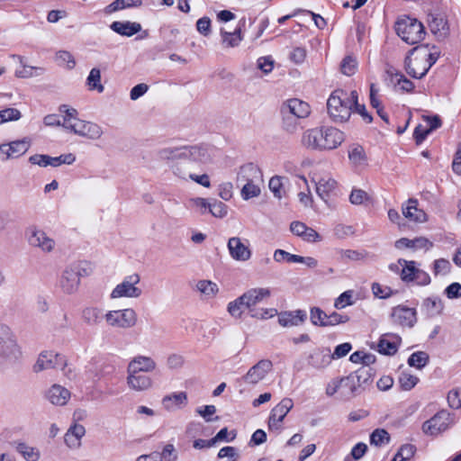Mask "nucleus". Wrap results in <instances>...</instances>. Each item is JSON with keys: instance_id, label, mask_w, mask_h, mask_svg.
<instances>
[{"instance_id": "7c9ffc66", "label": "nucleus", "mask_w": 461, "mask_h": 461, "mask_svg": "<svg viewBox=\"0 0 461 461\" xmlns=\"http://www.w3.org/2000/svg\"><path fill=\"white\" fill-rule=\"evenodd\" d=\"M331 359L332 357H330V350L329 348H322L311 354L308 363L313 368L323 369L330 364Z\"/></svg>"}, {"instance_id": "f8f14e48", "label": "nucleus", "mask_w": 461, "mask_h": 461, "mask_svg": "<svg viewBox=\"0 0 461 461\" xmlns=\"http://www.w3.org/2000/svg\"><path fill=\"white\" fill-rule=\"evenodd\" d=\"M26 236L29 245L43 253H52L56 249V240L45 230L36 226L28 228Z\"/></svg>"}, {"instance_id": "79ce46f5", "label": "nucleus", "mask_w": 461, "mask_h": 461, "mask_svg": "<svg viewBox=\"0 0 461 461\" xmlns=\"http://www.w3.org/2000/svg\"><path fill=\"white\" fill-rule=\"evenodd\" d=\"M247 309L242 294L235 300L230 302L227 305V311L230 316L240 319L242 316L244 310Z\"/></svg>"}, {"instance_id": "1a4fd4ad", "label": "nucleus", "mask_w": 461, "mask_h": 461, "mask_svg": "<svg viewBox=\"0 0 461 461\" xmlns=\"http://www.w3.org/2000/svg\"><path fill=\"white\" fill-rule=\"evenodd\" d=\"M20 356L21 351L12 330L6 325H0V363L14 362Z\"/></svg>"}, {"instance_id": "4c0bfd02", "label": "nucleus", "mask_w": 461, "mask_h": 461, "mask_svg": "<svg viewBox=\"0 0 461 461\" xmlns=\"http://www.w3.org/2000/svg\"><path fill=\"white\" fill-rule=\"evenodd\" d=\"M432 246L431 242H429L425 238H416L414 240H409L407 238H402L395 241V248L402 249H429Z\"/></svg>"}, {"instance_id": "c03bdc74", "label": "nucleus", "mask_w": 461, "mask_h": 461, "mask_svg": "<svg viewBox=\"0 0 461 461\" xmlns=\"http://www.w3.org/2000/svg\"><path fill=\"white\" fill-rule=\"evenodd\" d=\"M15 449L27 461H37L40 458L39 451L23 442H17L15 444Z\"/></svg>"}, {"instance_id": "f704fd0d", "label": "nucleus", "mask_w": 461, "mask_h": 461, "mask_svg": "<svg viewBox=\"0 0 461 461\" xmlns=\"http://www.w3.org/2000/svg\"><path fill=\"white\" fill-rule=\"evenodd\" d=\"M386 74L390 77V83L394 86H399L400 89L404 92H411L413 90V83L393 68H388L386 70Z\"/></svg>"}, {"instance_id": "774afa93", "label": "nucleus", "mask_w": 461, "mask_h": 461, "mask_svg": "<svg viewBox=\"0 0 461 461\" xmlns=\"http://www.w3.org/2000/svg\"><path fill=\"white\" fill-rule=\"evenodd\" d=\"M447 401L452 408H461V388L451 390L447 394Z\"/></svg>"}, {"instance_id": "680f3d73", "label": "nucleus", "mask_w": 461, "mask_h": 461, "mask_svg": "<svg viewBox=\"0 0 461 461\" xmlns=\"http://www.w3.org/2000/svg\"><path fill=\"white\" fill-rule=\"evenodd\" d=\"M349 321V317L346 314H340L337 312H332L328 314L327 321L322 322V324L326 327L335 326L339 324L346 323Z\"/></svg>"}, {"instance_id": "de8ad7c7", "label": "nucleus", "mask_w": 461, "mask_h": 461, "mask_svg": "<svg viewBox=\"0 0 461 461\" xmlns=\"http://www.w3.org/2000/svg\"><path fill=\"white\" fill-rule=\"evenodd\" d=\"M196 289L208 297H213L217 294L218 285L210 280H200L196 284Z\"/></svg>"}, {"instance_id": "bf43d9fd", "label": "nucleus", "mask_w": 461, "mask_h": 461, "mask_svg": "<svg viewBox=\"0 0 461 461\" xmlns=\"http://www.w3.org/2000/svg\"><path fill=\"white\" fill-rule=\"evenodd\" d=\"M21 116V112L16 108L4 109L0 111V125L7 122L18 121Z\"/></svg>"}, {"instance_id": "e2e57ef3", "label": "nucleus", "mask_w": 461, "mask_h": 461, "mask_svg": "<svg viewBox=\"0 0 461 461\" xmlns=\"http://www.w3.org/2000/svg\"><path fill=\"white\" fill-rule=\"evenodd\" d=\"M371 289L373 294L380 299H386L393 294V291L389 286H384L378 283H374Z\"/></svg>"}, {"instance_id": "3c124183", "label": "nucleus", "mask_w": 461, "mask_h": 461, "mask_svg": "<svg viewBox=\"0 0 461 461\" xmlns=\"http://www.w3.org/2000/svg\"><path fill=\"white\" fill-rule=\"evenodd\" d=\"M158 455L161 461H177L179 457L178 452L172 443L166 444Z\"/></svg>"}, {"instance_id": "c756f323", "label": "nucleus", "mask_w": 461, "mask_h": 461, "mask_svg": "<svg viewBox=\"0 0 461 461\" xmlns=\"http://www.w3.org/2000/svg\"><path fill=\"white\" fill-rule=\"evenodd\" d=\"M161 403L167 411L182 408L187 404V394L185 392H178L165 395Z\"/></svg>"}, {"instance_id": "0e129e2a", "label": "nucleus", "mask_w": 461, "mask_h": 461, "mask_svg": "<svg viewBox=\"0 0 461 461\" xmlns=\"http://www.w3.org/2000/svg\"><path fill=\"white\" fill-rule=\"evenodd\" d=\"M451 265L448 260L439 258L434 261L433 271L435 275H447L449 273Z\"/></svg>"}, {"instance_id": "6e6552de", "label": "nucleus", "mask_w": 461, "mask_h": 461, "mask_svg": "<svg viewBox=\"0 0 461 461\" xmlns=\"http://www.w3.org/2000/svg\"><path fill=\"white\" fill-rule=\"evenodd\" d=\"M395 30L398 36L411 45L422 41L426 34L423 24L417 19L409 16L398 19Z\"/></svg>"}, {"instance_id": "a211bd4d", "label": "nucleus", "mask_w": 461, "mask_h": 461, "mask_svg": "<svg viewBox=\"0 0 461 461\" xmlns=\"http://www.w3.org/2000/svg\"><path fill=\"white\" fill-rule=\"evenodd\" d=\"M30 140L28 139L11 141L7 144L0 145V158L6 161L10 158H19L25 154L30 148Z\"/></svg>"}, {"instance_id": "49530a36", "label": "nucleus", "mask_w": 461, "mask_h": 461, "mask_svg": "<svg viewBox=\"0 0 461 461\" xmlns=\"http://www.w3.org/2000/svg\"><path fill=\"white\" fill-rule=\"evenodd\" d=\"M390 435L384 429H376L370 435V443L376 447H382L389 444Z\"/></svg>"}, {"instance_id": "39448f33", "label": "nucleus", "mask_w": 461, "mask_h": 461, "mask_svg": "<svg viewBox=\"0 0 461 461\" xmlns=\"http://www.w3.org/2000/svg\"><path fill=\"white\" fill-rule=\"evenodd\" d=\"M311 113V107L308 103L292 98L282 103L280 114L282 118V128L288 133H294L298 128V121L307 118Z\"/></svg>"}, {"instance_id": "aec40b11", "label": "nucleus", "mask_w": 461, "mask_h": 461, "mask_svg": "<svg viewBox=\"0 0 461 461\" xmlns=\"http://www.w3.org/2000/svg\"><path fill=\"white\" fill-rule=\"evenodd\" d=\"M66 364L65 357L53 351L42 352L33 366L35 372L45 369L63 367Z\"/></svg>"}, {"instance_id": "a878e982", "label": "nucleus", "mask_w": 461, "mask_h": 461, "mask_svg": "<svg viewBox=\"0 0 461 461\" xmlns=\"http://www.w3.org/2000/svg\"><path fill=\"white\" fill-rule=\"evenodd\" d=\"M290 230L306 242H318L321 240V237L315 230L308 227L302 221H293L290 224Z\"/></svg>"}, {"instance_id": "4be33fe9", "label": "nucleus", "mask_w": 461, "mask_h": 461, "mask_svg": "<svg viewBox=\"0 0 461 461\" xmlns=\"http://www.w3.org/2000/svg\"><path fill=\"white\" fill-rule=\"evenodd\" d=\"M103 129L97 123L83 120L74 122V133L91 140H98L103 135Z\"/></svg>"}, {"instance_id": "ddd939ff", "label": "nucleus", "mask_w": 461, "mask_h": 461, "mask_svg": "<svg viewBox=\"0 0 461 461\" xmlns=\"http://www.w3.org/2000/svg\"><path fill=\"white\" fill-rule=\"evenodd\" d=\"M140 277L138 274L126 276L123 281L118 284L111 293L112 299L122 297L138 298L141 295L142 291L137 285L140 283Z\"/></svg>"}, {"instance_id": "412c9836", "label": "nucleus", "mask_w": 461, "mask_h": 461, "mask_svg": "<svg viewBox=\"0 0 461 461\" xmlns=\"http://www.w3.org/2000/svg\"><path fill=\"white\" fill-rule=\"evenodd\" d=\"M248 241L244 242L239 237L230 238L228 240V249L230 257L237 261H247L251 258Z\"/></svg>"}, {"instance_id": "13d9d810", "label": "nucleus", "mask_w": 461, "mask_h": 461, "mask_svg": "<svg viewBox=\"0 0 461 461\" xmlns=\"http://www.w3.org/2000/svg\"><path fill=\"white\" fill-rule=\"evenodd\" d=\"M354 292L352 290H348L343 292L334 302V307L336 309H343L346 306H349L354 304L353 298Z\"/></svg>"}, {"instance_id": "dca6fc26", "label": "nucleus", "mask_w": 461, "mask_h": 461, "mask_svg": "<svg viewBox=\"0 0 461 461\" xmlns=\"http://www.w3.org/2000/svg\"><path fill=\"white\" fill-rule=\"evenodd\" d=\"M294 402L291 398H284L277 405H276L268 418V428L270 430H277L281 429L282 422L287 413L293 409Z\"/></svg>"}, {"instance_id": "6e6d98bb", "label": "nucleus", "mask_w": 461, "mask_h": 461, "mask_svg": "<svg viewBox=\"0 0 461 461\" xmlns=\"http://www.w3.org/2000/svg\"><path fill=\"white\" fill-rule=\"evenodd\" d=\"M429 26L434 34H438L439 36L446 34L447 23L441 17L432 16L429 21Z\"/></svg>"}, {"instance_id": "423d86ee", "label": "nucleus", "mask_w": 461, "mask_h": 461, "mask_svg": "<svg viewBox=\"0 0 461 461\" xmlns=\"http://www.w3.org/2000/svg\"><path fill=\"white\" fill-rule=\"evenodd\" d=\"M263 182V174L260 168L253 163H248L240 167L237 174V184L243 185L240 195L248 201L260 195V184Z\"/></svg>"}, {"instance_id": "f3484780", "label": "nucleus", "mask_w": 461, "mask_h": 461, "mask_svg": "<svg viewBox=\"0 0 461 461\" xmlns=\"http://www.w3.org/2000/svg\"><path fill=\"white\" fill-rule=\"evenodd\" d=\"M450 424V415L447 411H439L431 419L425 421L422 425V430L425 434L436 436L445 431Z\"/></svg>"}, {"instance_id": "0eeeda50", "label": "nucleus", "mask_w": 461, "mask_h": 461, "mask_svg": "<svg viewBox=\"0 0 461 461\" xmlns=\"http://www.w3.org/2000/svg\"><path fill=\"white\" fill-rule=\"evenodd\" d=\"M271 292L268 288H252L245 292L242 296L249 310L250 317L258 320H267L277 315V310L274 308H256V305L268 298Z\"/></svg>"}, {"instance_id": "4d7b16f0", "label": "nucleus", "mask_w": 461, "mask_h": 461, "mask_svg": "<svg viewBox=\"0 0 461 461\" xmlns=\"http://www.w3.org/2000/svg\"><path fill=\"white\" fill-rule=\"evenodd\" d=\"M328 314L319 307H312L310 311V319L313 325L325 327L322 322L327 321Z\"/></svg>"}, {"instance_id": "338daca9", "label": "nucleus", "mask_w": 461, "mask_h": 461, "mask_svg": "<svg viewBox=\"0 0 461 461\" xmlns=\"http://www.w3.org/2000/svg\"><path fill=\"white\" fill-rule=\"evenodd\" d=\"M368 199V194L362 189H353L349 195V201L352 204L359 205Z\"/></svg>"}, {"instance_id": "473e14b6", "label": "nucleus", "mask_w": 461, "mask_h": 461, "mask_svg": "<svg viewBox=\"0 0 461 461\" xmlns=\"http://www.w3.org/2000/svg\"><path fill=\"white\" fill-rule=\"evenodd\" d=\"M401 338L393 334L382 336L378 343V351L384 355H393L398 349Z\"/></svg>"}, {"instance_id": "864d4df0", "label": "nucleus", "mask_w": 461, "mask_h": 461, "mask_svg": "<svg viewBox=\"0 0 461 461\" xmlns=\"http://www.w3.org/2000/svg\"><path fill=\"white\" fill-rule=\"evenodd\" d=\"M428 361H429L428 354L423 351H418V352L412 353L410 356V357L408 359V364L411 366H415V367L420 369L427 365Z\"/></svg>"}, {"instance_id": "5fc2aeb1", "label": "nucleus", "mask_w": 461, "mask_h": 461, "mask_svg": "<svg viewBox=\"0 0 461 461\" xmlns=\"http://www.w3.org/2000/svg\"><path fill=\"white\" fill-rule=\"evenodd\" d=\"M418 382L419 378L410 373L402 372L399 375L400 385L405 391L412 389Z\"/></svg>"}, {"instance_id": "a18cd8bd", "label": "nucleus", "mask_w": 461, "mask_h": 461, "mask_svg": "<svg viewBox=\"0 0 461 461\" xmlns=\"http://www.w3.org/2000/svg\"><path fill=\"white\" fill-rule=\"evenodd\" d=\"M55 61L60 67H66L68 69H73L76 66V60L73 55L68 50H59L55 54Z\"/></svg>"}, {"instance_id": "bb28decb", "label": "nucleus", "mask_w": 461, "mask_h": 461, "mask_svg": "<svg viewBox=\"0 0 461 461\" xmlns=\"http://www.w3.org/2000/svg\"><path fill=\"white\" fill-rule=\"evenodd\" d=\"M402 212L406 219L414 222H425L427 221L425 212L418 208V200L414 198H410L406 203L402 205Z\"/></svg>"}, {"instance_id": "6ab92c4d", "label": "nucleus", "mask_w": 461, "mask_h": 461, "mask_svg": "<svg viewBox=\"0 0 461 461\" xmlns=\"http://www.w3.org/2000/svg\"><path fill=\"white\" fill-rule=\"evenodd\" d=\"M273 364L269 359H262L249 369L242 380L249 384H257L272 370Z\"/></svg>"}, {"instance_id": "b1692460", "label": "nucleus", "mask_w": 461, "mask_h": 461, "mask_svg": "<svg viewBox=\"0 0 461 461\" xmlns=\"http://www.w3.org/2000/svg\"><path fill=\"white\" fill-rule=\"evenodd\" d=\"M157 368V362L150 357L137 355L131 359L126 372L151 373Z\"/></svg>"}, {"instance_id": "f03ea898", "label": "nucleus", "mask_w": 461, "mask_h": 461, "mask_svg": "<svg viewBox=\"0 0 461 461\" xmlns=\"http://www.w3.org/2000/svg\"><path fill=\"white\" fill-rule=\"evenodd\" d=\"M345 140V134L331 126L307 129L301 137V144L311 150H332Z\"/></svg>"}, {"instance_id": "4468645a", "label": "nucleus", "mask_w": 461, "mask_h": 461, "mask_svg": "<svg viewBox=\"0 0 461 461\" xmlns=\"http://www.w3.org/2000/svg\"><path fill=\"white\" fill-rule=\"evenodd\" d=\"M357 381L353 376H344L332 379L326 386V394L333 396L337 393L344 397L355 395L357 392Z\"/></svg>"}, {"instance_id": "c9c22d12", "label": "nucleus", "mask_w": 461, "mask_h": 461, "mask_svg": "<svg viewBox=\"0 0 461 461\" xmlns=\"http://www.w3.org/2000/svg\"><path fill=\"white\" fill-rule=\"evenodd\" d=\"M111 29L122 35L131 37L141 30V25L139 23H131V22H113L111 24Z\"/></svg>"}, {"instance_id": "2eb2a0df", "label": "nucleus", "mask_w": 461, "mask_h": 461, "mask_svg": "<svg viewBox=\"0 0 461 461\" xmlns=\"http://www.w3.org/2000/svg\"><path fill=\"white\" fill-rule=\"evenodd\" d=\"M390 317L396 325L412 328L417 322V311L406 305H397L392 309Z\"/></svg>"}, {"instance_id": "20e7f679", "label": "nucleus", "mask_w": 461, "mask_h": 461, "mask_svg": "<svg viewBox=\"0 0 461 461\" xmlns=\"http://www.w3.org/2000/svg\"><path fill=\"white\" fill-rule=\"evenodd\" d=\"M357 99V91L348 94L343 90H335L327 101V109L331 119L336 122H347Z\"/></svg>"}, {"instance_id": "393cba45", "label": "nucleus", "mask_w": 461, "mask_h": 461, "mask_svg": "<svg viewBox=\"0 0 461 461\" xmlns=\"http://www.w3.org/2000/svg\"><path fill=\"white\" fill-rule=\"evenodd\" d=\"M399 267H402V270L400 272L401 279L405 283L413 282L416 276V270H419L417 263L413 260L400 258L397 264H391L389 268L392 271L397 272L399 270Z\"/></svg>"}, {"instance_id": "37998d69", "label": "nucleus", "mask_w": 461, "mask_h": 461, "mask_svg": "<svg viewBox=\"0 0 461 461\" xmlns=\"http://www.w3.org/2000/svg\"><path fill=\"white\" fill-rule=\"evenodd\" d=\"M86 85L89 90H96L98 93H103L104 90V86L101 84V72L99 68H94L86 78Z\"/></svg>"}, {"instance_id": "ea45409f", "label": "nucleus", "mask_w": 461, "mask_h": 461, "mask_svg": "<svg viewBox=\"0 0 461 461\" xmlns=\"http://www.w3.org/2000/svg\"><path fill=\"white\" fill-rule=\"evenodd\" d=\"M337 182L330 177H322L316 182V193L325 200L330 194L336 188Z\"/></svg>"}, {"instance_id": "8fccbe9b", "label": "nucleus", "mask_w": 461, "mask_h": 461, "mask_svg": "<svg viewBox=\"0 0 461 461\" xmlns=\"http://www.w3.org/2000/svg\"><path fill=\"white\" fill-rule=\"evenodd\" d=\"M141 5V0H115L107 6V12L112 13L124 8Z\"/></svg>"}, {"instance_id": "cd10ccee", "label": "nucleus", "mask_w": 461, "mask_h": 461, "mask_svg": "<svg viewBox=\"0 0 461 461\" xmlns=\"http://www.w3.org/2000/svg\"><path fill=\"white\" fill-rule=\"evenodd\" d=\"M245 25V21H240L239 26L231 32L221 30V45L223 48H235L240 45L243 40L241 28Z\"/></svg>"}, {"instance_id": "9d476101", "label": "nucleus", "mask_w": 461, "mask_h": 461, "mask_svg": "<svg viewBox=\"0 0 461 461\" xmlns=\"http://www.w3.org/2000/svg\"><path fill=\"white\" fill-rule=\"evenodd\" d=\"M85 263H76L67 267L59 278V287L67 294L76 293L80 285V277L87 275Z\"/></svg>"}, {"instance_id": "2f4dec72", "label": "nucleus", "mask_w": 461, "mask_h": 461, "mask_svg": "<svg viewBox=\"0 0 461 461\" xmlns=\"http://www.w3.org/2000/svg\"><path fill=\"white\" fill-rule=\"evenodd\" d=\"M47 398L52 404L63 406L70 398V393L65 387L54 384L48 391Z\"/></svg>"}, {"instance_id": "72a5a7b5", "label": "nucleus", "mask_w": 461, "mask_h": 461, "mask_svg": "<svg viewBox=\"0 0 461 461\" xmlns=\"http://www.w3.org/2000/svg\"><path fill=\"white\" fill-rule=\"evenodd\" d=\"M86 433L84 426L75 424L70 427L64 437L65 443L70 448H77L81 445V438Z\"/></svg>"}, {"instance_id": "09e8293b", "label": "nucleus", "mask_w": 461, "mask_h": 461, "mask_svg": "<svg viewBox=\"0 0 461 461\" xmlns=\"http://www.w3.org/2000/svg\"><path fill=\"white\" fill-rule=\"evenodd\" d=\"M283 180L284 177L275 176L270 178L268 184L270 191L273 193L274 196L278 199H281L285 194Z\"/></svg>"}, {"instance_id": "5701e85b", "label": "nucleus", "mask_w": 461, "mask_h": 461, "mask_svg": "<svg viewBox=\"0 0 461 461\" xmlns=\"http://www.w3.org/2000/svg\"><path fill=\"white\" fill-rule=\"evenodd\" d=\"M127 386L135 392H144L153 387V380L150 376L136 372H127Z\"/></svg>"}, {"instance_id": "69168bd1", "label": "nucleus", "mask_w": 461, "mask_h": 461, "mask_svg": "<svg viewBox=\"0 0 461 461\" xmlns=\"http://www.w3.org/2000/svg\"><path fill=\"white\" fill-rule=\"evenodd\" d=\"M185 364V358L179 354H171L167 358V366L171 370L180 369Z\"/></svg>"}, {"instance_id": "052dcab7", "label": "nucleus", "mask_w": 461, "mask_h": 461, "mask_svg": "<svg viewBox=\"0 0 461 461\" xmlns=\"http://www.w3.org/2000/svg\"><path fill=\"white\" fill-rule=\"evenodd\" d=\"M209 212L217 218H223L228 213V206L221 201H213L209 206Z\"/></svg>"}, {"instance_id": "e433bc0d", "label": "nucleus", "mask_w": 461, "mask_h": 461, "mask_svg": "<svg viewBox=\"0 0 461 461\" xmlns=\"http://www.w3.org/2000/svg\"><path fill=\"white\" fill-rule=\"evenodd\" d=\"M104 318L103 310L98 307L89 306L82 311V320L88 326H97Z\"/></svg>"}, {"instance_id": "c85d7f7f", "label": "nucleus", "mask_w": 461, "mask_h": 461, "mask_svg": "<svg viewBox=\"0 0 461 461\" xmlns=\"http://www.w3.org/2000/svg\"><path fill=\"white\" fill-rule=\"evenodd\" d=\"M306 320V313L303 310L284 312L278 314V322L283 327L298 326Z\"/></svg>"}, {"instance_id": "7ed1b4c3", "label": "nucleus", "mask_w": 461, "mask_h": 461, "mask_svg": "<svg viewBox=\"0 0 461 461\" xmlns=\"http://www.w3.org/2000/svg\"><path fill=\"white\" fill-rule=\"evenodd\" d=\"M440 56L438 47L422 44L414 47L405 58L406 72L414 78H422Z\"/></svg>"}, {"instance_id": "f257e3e1", "label": "nucleus", "mask_w": 461, "mask_h": 461, "mask_svg": "<svg viewBox=\"0 0 461 461\" xmlns=\"http://www.w3.org/2000/svg\"><path fill=\"white\" fill-rule=\"evenodd\" d=\"M160 160L171 162L173 174L178 178L187 181L195 172L203 170V165L211 160L206 148L198 146L167 147L158 152Z\"/></svg>"}, {"instance_id": "603ef678", "label": "nucleus", "mask_w": 461, "mask_h": 461, "mask_svg": "<svg viewBox=\"0 0 461 461\" xmlns=\"http://www.w3.org/2000/svg\"><path fill=\"white\" fill-rule=\"evenodd\" d=\"M357 69V61L355 58L352 56H347L345 57L340 64V70L341 72L349 77L356 73Z\"/></svg>"}, {"instance_id": "58836bf2", "label": "nucleus", "mask_w": 461, "mask_h": 461, "mask_svg": "<svg viewBox=\"0 0 461 461\" xmlns=\"http://www.w3.org/2000/svg\"><path fill=\"white\" fill-rule=\"evenodd\" d=\"M348 158L352 165L360 167L366 164V155L364 148L358 144H353L348 148Z\"/></svg>"}, {"instance_id": "9b49d317", "label": "nucleus", "mask_w": 461, "mask_h": 461, "mask_svg": "<svg viewBox=\"0 0 461 461\" xmlns=\"http://www.w3.org/2000/svg\"><path fill=\"white\" fill-rule=\"evenodd\" d=\"M108 326L115 329L127 330L134 327L138 321L136 312L131 308L108 311L104 314Z\"/></svg>"}, {"instance_id": "a19ab883", "label": "nucleus", "mask_w": 461, "mask_h": 461, "mask_svg": "<svg viewBox=\"0 0 461 461\" xmlns=\"http://www.w3.org/2000/svg\"><path fill=\"white\" fill-rule=\"evenodd\" d=\"M423 307L430 317H434L442 313L444 303L438 297H429L423 301Z\"/></svg>"}]
</instances>
